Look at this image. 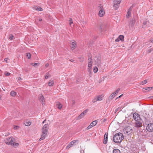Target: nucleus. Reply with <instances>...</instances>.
Returning a JSON list of instances; mask_svg holds the SVG:
<instances>
[{
	"instance_id": "nucleus-1",
	"label": "nucleus",
	"mask_w": 153,
	"mask_h": 153,
	"mask_svg": "<svg viewBox=\"0 0 153 153\" xmlns=\"http://www.w3.org/2000/svg\"><path fill=\"white\" fill-rule=\"evenodd\" d=\"M123 139L124 137L123 134L120 132L116 134L113 137L114 141L116 143H120Z\"/></svg>"
},
{
	"instance_id": "nucleus-2",
	"label": "nucleus",
	"mask_w": 153,
	"mask_h": 153,
	"mask_svg": "<svg viewBox=\"0 0 153 153\" xmlns=\"http://www.w3.org/2000/svg\"><path fill=\"white\" fill-rule=\"evenodd\" d=\"M49 128V125L48 124H45L42 128V134L39 140L41 141L44 139L46 137Z\"/></svg>"
},
{
	"instance_id": "nucleus-3",
	"label": "nucleus",
	"mask_w": 153,
	"mask_h": 153,
	"mask_svg": "<svg viewBox=\"0 0 153 153\" xmlns=\"http://www.w3.org/2000/svg\"><path fill=\"white\" fill-rule=\"evenodd\" d=\"M5 142L6 144L8 145H10L15 147H17L19 145L18 143H15V139L12 137H10L6 139Z\"/></svg>"
},
{
	"instance_id": "nucleus-4",
	"label": "nucleus",
	"mask_w": 153,
	"mask_h": 153,
	"mask_svg": "<svg viewBox=\"0 0 153 153\" xmlns=\"http://www.w3.org/2000/svg\"><path fill=\"white\" fill-rule=\"evenodd\" d=\"M98 9L99 10L98 15L100 17L103 16L105 14V11L102 5L100 4L98 7Z\"/></svg>"
},
{
	"instance_id": "nucleus-5",
	"label": "nucleus",
	"mask_w": 153,
	"mask_h": 153,
	"mask_svg": "<svg viewBox=\"0 0 153 153\" xmlns=\"http://www.w3.org/2000/svg\"><path fill=\"white\" fill-rule=\"evenodd\" d=\"M121 1V0H113V6L115 10L118 8Z\"/></svg>"
},
{
	"instance_id": "nucleus-6",
	"label": "nucleus",
	"mask_w": 153,
	"mask_h": 153,
	"mask_svg": "<svg viewBox=\"0 0 153 153\" xmlns=\"http://www.w3.org/2000/svg\"><path fill=\"white\" fill-rule=\"evenodd\" d=\"M93 63L92 59L91 58H88V71L89 72L90 74H91V68L92 64Z\"/></svg>"
},
{
	"instance_id": "nucleus-7",
	"label": "nucleus",
	"mask_w": 153,
	"mask_h": 153,
	"mask_svg": "<svg viewBox=\"0 0 153 153\" xmlns=\"http://www.w3.org/2000/svg\"><path fill=\"white\" fill-rule=\"evenodd\" d=\"M120 90V88H117L114 92L112 93L109 97L108 100H112L114 97L117 94Z\"/></svg>"
},
{
	"instance_id": "nucleus-8",
	"label": "nucleus",
	"mask_w": 153,
	"mask_h": 153,
	"mask_svg": "<svg viewBox=\"0 0 153 153\" xmlns=\"http://www.w3.org/2000/svg\"><path fill=\"white\" fill-rule=\"evenodd\" d=\"M88 111V109L84 110L78 117L76 120H79L82 118L86 114Z\"/></svg>"
},
{
	"instance_id": "nucleus-9",
	"label": "nucleus",
	"mask_w": 153,
	"mask_h": 153,
	"mask_svg": "<svg viewBox=\"0 0 153 153\" xmlns=\"http://www.w3.org/2000/svg\"><path fill=\"white\" fill-rule=\"evenodd\" d=\"M78 142L77 140H74L71 142L67 146L66 149H68L70 147L76 144V143Z\"/></svg>"
},
{
	"instance_id": "nucleus-10",
	"label": "nucleus",
	"mask_w": 153,
	"mask_h": 153,
	"mask_svg": "<svg viewBox=\"0 0 153 153\" xmlns=\"http://www.w3.org/2000/svg\"><path fill=\"white\" fill-rule=\"evenodd\" d=\"M97 122L98 121L97 120H94V121H93L86 128V129L89 130L91 129L92 127L96 126L97 124Z\"/></svg>"
},
{
	"instance_id": "nucleus-11",
	"label": "nucleus",
	"mask_w": 153,
	"mask_h": 153,
	"mask_svg": "<svg viewBox=\"0 0 153 153\" xmlns=\"http://www.w3.org/2000/svg\"><path fill=\"white\" fill-rule=\"evenodd\" d=\"M135 126L137 128H139L142 126V121L141 119L139 120L135 121Z\"/></svg>"
},
{
	"instance_id": "nucleus-12",
	"label": "nucleus",
	"mask_w": 153,
	"mask_h": 153,
	"mask_svg": "<svg viewBox=\"0 0 153 153\" xmlns=\"http://www.w3.org/2000/svg\"><path fill=\"white\" fill-rule=\"evenodd\" d=\"M149 25V21L148 20H147V19L143 21L142 24V27L143 28H145L146 27H148L150 26Z\"/></svg>"
},
{
	"instance_id": "nucleus-13",
	"label": "nucleus",
	"mask_w": 153,
	"mask_h": 153,
	"mask_svg": "<svg viewBox=\"0 0 153 153\" xmlns=\"http://www.w3.org/2000/svg\"><path fill=\"white\" fill-rule=\"evenodd\" d=\"M94 60L96 64H99L101 63V57L100 56H96L94 59Z\"/></svg>"
},
{
	"instance_id": "nucleus-14",
	"label": "nucleus",
	"mask_w": 153,
	"mask_h": 153,
	"mask_svg": "<svg viewBox=\"0 0 153 153\" xmlns=\"http://www.w3.org/2000/svg\"><path fill=\"white\" fill-rule=\"evenodd\" d=\"M146 129L150 132L153 131V123L149 124L146 127Z\"/></svg>"
},
{
	"instance_id": "nucleus-15",
	"label": "nucleus",
	"mask_w": 153,
	"mask_h": 153,
	"mask_svg": "<svg viewBox=\"0 0 153 153\" xmlns=\"http://www.w3.org/2000/svg\"><path fill=\"white\" fill-rule=\"evenodd\" d=\"M133 117L135 121L139 120L140 119L139 115L137 113H134L133 114Z\"/></svg>"
},
{
	"instance_id": "nucleus-16",
	"label": "nucleus",
	"mask_w": 153,
	"mask_h": 153,
	"mask_svg": "<svg viewBox=\"0 0 153 153\" xmlns=\"http://www.w3.org/2000/svg\"><path fill=\"white\" fill-rule=\"evenodd\" d=\"M71 47L72 50H74L76 47V42L74 40L71 42Z\"/></svg>"
},
{
	"instance_id": "nucleus-17",
	"label": "nucleus",
	"mask_w": 153,
	"mask_h": 153,
	"mask_svg": "<svg viewBox=\"0 0 153 153\" xmlns=\"http://www.w3.org/2000/svg\"><path fill=\"white\" fill-rule=\"evenodd\" d=\"M108 133H105L104 136V139L103 141V143L104 144H106L108 141Z\"/></svg>"
},
{
	"instance_id": "nucleus-18",
	"label": "nucleus",
	"mask_w": 153,
	"mask_h": 153,
	"mask_svg": "<svg viewBox=\"0 0 153 153\" xmlns=\"http://www.w3.org/2000/svg\"><path fill=\"white\" fill-rule=\"evenodd\" d=\"M131 129L129 127H127L124 130V132L125 134H129L131 132Z\"/></svg>"
},
{
	"instance_id": "nucleus-19",
	"label": "nucleus",
	"mask_w": 153,
	"mask_h": 153,
	"mask_svg": "<svg viewBox=\"0 0 153 153\" xmlns=\"http://www.w3.org/2000/svg\"><path fill=\"white\" fill-rule=\"evenodd\" d=\"M131 7L129 9H128V11L127 12V13L126 15V17L127 18H128L129 17L131 16Z\"/></svg>"
},
{
	"instance_id": "nucleus-20",
	"label": "nucleus",
	"mask_w": 153,
	"mask_h": 153,
	"mask_svg": "<svg viewBox=\"0 0 153 153\" xmlns=\"http://www.w3.org/2000/svg\"><path fill=\"white\" fill-rule=\"evenodd\" d=\"M56 106L59 109H61L62 107V105L60 102H56Z\"/></svg>"
},
{
	"instance_id": "nucleus-21",
	"label": "nucleus",
	"mask_w": 153,
	"mask_h": 153,
	"mask_svg": "<svg viewBox=\"0 0 153 153\" xmlns=\"http://www.w3.org/2000/svg\"><path fill=\"white\" fill-rule=\"evenodd\" d=\"M104 97V95L103 94H102L101 95H99L97 97V100H98V101H101L102 100Z\"/></svg>"
},
{
	"instance_id": "nucleus-22",
	"label": "nucleus",
	"mask_w": 153,
	"mask_h": 153,
	"mask_svg": "<svg viewBox=\"0 0 153 153\" xmlns=\"http://www.w3.org/2000/svg\"><path fill=\"white\" fill-rule=\"evenodd\" d=\"M33 8L36 10L42 11L43 10L42 9L41 7L38 6H34L33 7Z\"/></svg>"
},
{
	"instance_id": "nucleus-23",
	"label": "nucleus",
	"mask_w": 153,
	"mask_h": 153,
	"mask_svg": "<svg viewBox=\"0 0 153 153\" xmlns=\"http://www.w3.org/2000/svg\"><path fill=\"white\" fill-rule=\"evenodd\" d=\"M135 22V19H132L130 21L129 25L132 26L134 25Z\"/></svg>"
},
{
	"instance_id": "nucleus-24",
	"label": "nucleus",
	"mask_w": 153,
	"mask_h": 153,
	"mask_svg": "<svg viewBox=\"0 0 153 153\" xmlns=\"http://www.w3.org/2000/svg\"><path fill=\"white\" fill-rule=\"evenodd\" d=\"M54 82L53 80H50L48 83V85L50 86H51L53 85Z\"/></svg>"
},
{
	"instance_id": "nucleus-25",
	"label": "nucleus",
	"mask_w": 153,
	"mask_h": 153,
	"mask_svg": "<svg viewBox=\"0 0 153 153\" xmlns=\"http://www.w3.org/2000/svg\"><path fill=\"white\" fill-rule=\"evenodd\" d=\"M16 93L15 91H12L10 92V95L11 96L13 97H15L16 95Z\"/></svg>"
},
{
	"instance_id": "nucleus-26",
	"label": "nucleus",
	"mask_w": 153,
	"mask_h": 153,
	"mask_svg": "<svg viewBox=\"0 0 153 153\" xmlns=\"http://www.w3.org/2000/svg\"><path fill=\"white\" fill-rule=\"evenodd\" d=\"M113 153H121V152L119 149H116L113 150Z\"/></svg>"
},
{
	"instance_id": "nucleus-27",
	"label": "nucleus",
	"mask_w": 153,
	"mask_h": 153,
	"mask_svg": "<svg viewBox=\"0 0 153 153\" xmlns=\"http://www.w3.org/2000/svg\"><path fill=\"white\" fill-rule=\"evenodd\" d=\"M120 40L123 42L124 40V36L123 35H120L118 37Z\"/></svg>"
},
{
	"instance_id": "nucleus-28",
	"label": "nucleus",
	"mask_w": 153,
	"mask_h": 153,
	"mask_svg": "<svg viewBox=\"0 0 153 153\" xmlns=\"http://www.w3.org/2000/svg\"><path fill=\"white\" fill-rule=\"evenodd\" d=\"M51 76L49 72H48L46 73V75L45 76V78L46 79H48L51 77Z\"/></svg>"
},
{
	"instance_id": "nucleus-29",
	"label": "nucleus",
	"mask_w": 153,
	"mask_h": 153,
	"mask_svg": "<svg viewBox=\"0 0 153 153\" xmlns=\"http://www.w3.org/2000/svg\"><path fill=\"white\" fill-rule=\"evenodd\" d=\"M45 99L44 97L42 95H41L39 98L40 100L42 101V102H43L45 101Z\"/></svg>"
},
{
	"instance_id": "nucleus-30",
	"label": "nucleus",
	"mask_w": 153,
	"mask_h": 153,
	"mask_svg": "<svg viewBox=\"0 0 153 153\" xmlns=\"http://www.w3.org/2000/svg\"><path fill=\"white\" fill-rule=\"evenodd\" d=\"M24 124L26 126H29L31 125V122L30 121L25 122Z\"/></svg>"
},
{
	"instance_id": "nucleus-31",
	"label": "nucleus",
	"mask_w": 153,
	"mask_h": 153,
	"mask_svg": "<svg viewBox=\"0 0 153 153\" xmlns=\"http://www.w3.org/2000/svg\"><path fill=\"white\" fill-rule=\"evenodd\" d=\"M153 88L152 87H148L146 88H143V89H145L146 90H147L148 91H150L152 90Z\"/></svg>"
},
{
	"instance_id": "nucleus-32",
	"label": "nucleus",
	"mask_w": 153,
	"mask_h": 153,
	"mask_svg": "<svg viewBox=\"0 0 153 153\" xmlns=\"http://www.w3.org/2000/svg\"><path fill=\"white\" fill-rule=\"evenodd\" d=\"M69 22L70 25L71 27H72V24L73 23L72 19L71 18H70L69 20Z\"/></svg>"
},
{
	"instance_id": "nucleus-33",
	"label": "nucleus",
	"mask_w": 153,
	"mask_h": 153,
	"mask_svg": "<svg viewBox=\"0 0 153 153\" xmlns=\"http://www.w3.org/2000/svg\"><path fill=\"white\" fill-rule=\"evenodd\" d=\"M9 39L10 40H12L14 39V37L12 34H10L9 36Z\"/></svg>"
},
{
	"instance_id": "nucleus-34",
	"label": "nucleus",
	"mask_w": 153,
	"mask_h": 153,
	"mask_svg": "<svg viewBox=\"0 0 153 153\" xmlns=\"http://www.w3.org/2000/svg\"><path fill=\"white\" fill-rule=\"evenodd\" d=\"M98 71V68L96 67H95L94 68H93V71L95 73H96Z\"/></svg>"
},
{
	"instance_id": "nucleus-35",
	"label": "nucleus",
	"mask_w": 153,
	"mask_h": 153,
	"mask_svg": "<svg viewBox=\"0 0 153 153\" xmlns=\"http://www.w3.org/2000/svg\"><path fill=\"white\" fill-rule=\"evenodd\" d=\"M147 80L146 79V80L141 82V83H140V84L143 85H144V84L146 83H147Z\"/></svg>"
},
{
	"instance_id": "nucleus-36",
	"label": "nucleus",
	"mask_w": 153,
	"mask_h": 153,
	"mask_svg": "<svg viewBox=\"0 0 153 153\" xmlns=\"http://www.w3.org/2000/svg\"><path fill=\"white\" fill-rule=\"evenodd\" d=\"M153 51V48H150L147 50V53H150L152 51Z\"/></svg>"
},
{
	"instance_id": "nucleus-37",
	"label": "nucleus",
	"mask_w": 153,
	"mask_h": 153,
	"mask_svg": "<svg viewBox=\"0 0 153 153\" xmlns=\"http://www.w3.org/2000/svg\"><path fill=\"white\" fill-rule=\"evenodd\" d=\"M26 56L27 57L28 59H30L31 57V54L29 53H26Z\"/></svg>"
},
{
	"instance_id": "nucleus-38",
	"label": "nucleus",
	"mask_w": 153,
	"mask_h": 153,
	"mask_svg": "<svg viewBox=\"0 0 153 153\" xmlns=\"http://www.w3.org/2000/svg\"><path fill=\"white\" fill-rule=\"evenodd\" d=\"M31 64L33 66H39V63H31Z\"/></svg>"
},
{
	"instance_id": "nucleus-39",
	"label": "nucleus",
	"mask_w": 153,
	"mask_h": 153,
	"mask_svg": "<svg viewBox=\"0 0 153 153\" xmlns=\"http://www.w3.org/2000/svg\"><path fill=\"white\" fill-rule=\"evenodd\" d=\"M84 61V58L83 57H80L79 58V61L80 62H82Z\"/></svg>"
},
{
	"instance_id": "nucleus-40",
	"label": "nucleus",
	"mask_w": 153,
	"mask_h": 153,
	"mask_svg": "<svg viewBox=\"0 0 153 153\" xmlns=\"http://www.w3.org/2000/svg\"><path fill=\"white\" fill-rule=\"evenodd\" d=\"M97 101H98V100H97V97H96L94 99V100L92 101V102H95Z\"/></svg>"
},
{
	"instance_id": "nucleus-41",
	"label": "nucleus",
	"mask_w": 153,
	"mask_h": 153,
	"mask_svg": "<svg viewBox=\"0 0 153 153\" xmlns=\"http://www.w3.org/2000/svg\"><path fill=\"white\" fill-rule=\"evenodd\" d=\"M149 41L150 42L153 43V38H151L150 39Z\"/></svg>"
},
{
	"instance_id": "nucleus-42",
	"label": "nucleus",
	"mask_w": 153,
	"mask_h": 153,
	"mask_svg": "<svg viewBox=\"0 0 153 153\" xmlns=\"http://www.w3.org/2000/svg\"><path fill=\"white\" fill-rule=\"evenodd\" d=\"M10 73L8 72H5V74L6 76H9L10 75Z\"/></svg>"
},
{
	"instance_id": "nucleus-43",
	"label": "nucleus",
	"mask_w": 153,
	"mask_h": 153,
	"mask_svg": "<svg viewBox=\"0 0 153 153\" xmlns=\"http://www.w3.org/2000/svg\"><path fill=\"white\" fill-rule=\"evenodd\" d=\"M19 128V126H15L14 127V129H18Z\"/></svg>"
},
{
	"instance_id": "nucleus-44",
	"label": "nucleus",
	"mask_w": 153,
	"mask_h": 153,
	"mask_svg": "<svg viewBox=\"0 0 153 153\" xmlns=\"http://www.w3.org/2000/svg\"><path fill=\"white\" fill-rule=\"evenodd\" d=\"M37 20H39V21H41L42 20V19H41V18H40V19H36L35 21V22H36V21Z\"/></svg>"
},
{
	"instance_id": "nucleus-45",
	"label": "nucleus",
	"mask_w": 153,
	"mask_h": 153,
	"mask_svg": "<svg viewBox=\"0 0 153 153\" xmlns=\"http://www.w3.org/2000/svg\"><path fill=\"white\" fill-rule=\"evenodd\" d=\"M8 60V58H5L4 59V61L6 62L7 63L8 62H7V61Z\"/></svg>"
},
{
	"instance_id": "nucleus-46",
	"label": "nucleus",
	"mask_w": 153,
	"mask_h": 153,
	"mask_svg": "<svg viewBox=\"0 0 153 153\" xmlns=\"http://www.w3.org/2000/svg\"><path fill=\"white\" fill-rule=\"evenodd\" d=\"M120 39H119V38L118 37L117 39H116L115 40V41L116 42H118L120 41Z\"/></svg>"
},
{
	"instance_id": "nucleus-47",
	"label": "nucleus",
	"mask_w": 153,
	"mask_h": 153,
	"mask_svg": "<svg viewBox=\"0 0 153 153\" xmlns=\"http://www.w3.org/2000/svg\"><path fill=\"white\" fill-rule=\"evenodd\" d=\"M49 66V64L48 63H47L45 65V67H47Z\"/></svg>"
},
{
	"instance_id": "nucleus-48",
	"label": "nucleus",
	"mask_w": 153,
	"mask_h": 153,
	"mask_svg": "<svg viewBox=\"0 0 153 153\" xmlns=\"http://www.w3.org/2000/svg\"><path fill=\"white\" fill-rule=\"evenodd\" d=\"M123 95V94H122L121 95H120V96L119 97H117V98H116V99H118L119 98H120L122 96V95Z\"/></svg>"
},
{
	"instance_id": "nucleus-49",
	"label": "nucleus",
	"mask_w": 153,
	"mask_h": 153,
	"mask_svg": "<svg viewBox=\"0 0 153 153\" xmlns=\"http://www.w3.org/2000/svg\"><path fill=\"white\" fill-rule=\"evenodd\" d=\"M70 61L72 62H74V60L73 59H71V60H70Z\"/></svg>"
},
{
	"instance_id": "nucleus-50",
	"label": "nucleus",
	"mask_w": 153,
	"mask_h": 153,
	"mask_svg": "<svg viewBox=\"0 0 153 153\" xmlns=\"http://www.w3.org/2000/svg\"><path fill=\"white\" fill-rule=\"evenodd\" d=\"M45 121H46V120H44L43 122H42V123H43H43H45Z\"/></svg>"
},
{
	"instance_id": "nucleus-51",
	"label": "nucleus",
	"mask_w": 153,
	"mask_h": 153,
	"mask_svg": "<svg viewBox=\"0 0 153 153\" xmlns=\"http://www.w3.org/2000/svg\"><path fill=\"white\" fill-rule=\"evenodd\" d=\"M22 79V78H21V77H19V80H21Z\"/></svg>"
},
{
	"instance_id": "nucleus-52",
	"label": "nucleus",
	"mask_w": 153,
	"mask_h": 153,
	"mask_svg": "<svg viewBox=\"0 0 153 153\" xmlns=\"http://www.w3.org/2000/svg\"><path fill=\"white\" fill-rule=\"evenodd\" d=\"M0 29H2V27H0Z\"/></svg>"
},
{
	"instance_id": "nucleus-53",
	"label": "nucleus",
	"mask_w": 153,
	"mask_h": 153,
	"mask_svg": "<svg viewBox=\"0 0 153 153\" xmlns=\"http://www.w3.org/2000/svg\"><path fill=\"white\" fill-rule=\"evenodd\" d=\"M1 100V97H0V100Z\"/></svg>"
}]
</instances>
